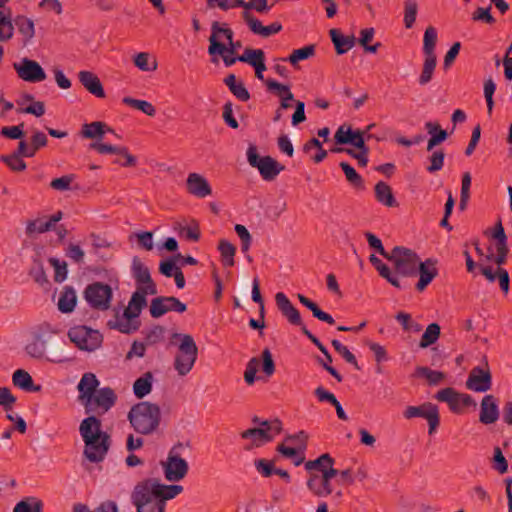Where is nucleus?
<instances>
[{
    "mask_svg": "<svg viewBox=\"0 0 512 512\" xmlns=\"http://www.w3.org/2000/svg\"><path fill=\"white\" fill-rule=\"evenodd\" d=\"M231 38H233V32L231 29L218 21L213 22L211 25V35L209 37V54L214 56L217 53L222 52L224 50V46L231 40Z\"/></svg>",
    "mask_w": 512,
    "mask_h": 512,
    "instance_id": "nucleus-14",
    "label": "nucleus"
},
{
    "mask_svg": "<svg viewBox=\"0 0 512 512\" xmlns=\"http://www.w3.org/2000/svg\"><path fill=\"white\" fill-rule=\"evenodd\" d=\"M386 258L394 264L398 273L402 275L413 273L415 254L412 250L398 246L388 253Z\"/></svg>",
    "mask_w": 512,
    "mask_h": 512,
    "instance_id": "nucleus-13",
    "label": "nucleus"
},
{
    "mask_svg": "<svg viewBox=\"0 0 512 512\" xmlns=\"http://www.w3.org/2000/svg\"><path fill=\"white\" fill-rule=\"evenodd\" d=\"M284 445H287V446L309 445L308 435L303 431L298 432L297 434L291 435L285 440L284 444L279 446L278 448H284Z\"/></svg>",
    "mask_w": 512,
    "mask_h": 512,
    "instance_id": "nucleus-53",
    "label": "nucleus"
},
{
    "mask_svg": "<svg viewBox=\"0 0 512 512\" xmlns=\"http://www.w3.org/2000/svg\"><path fill=\"white\" fill-rule=\"evenodd\" d=\"M218 250L225 265L233 266L235 264L236 247L232 243L222 239L219 241Z\"/></svg>",
    "mask_w": 512,
    "mask_h": 512,
    "instance_id": "nucleus-39",
    "label": "nucleus"
},
{
    "mask_svg": "<svg viewBox=\"0 0 512 512\" xmlns=\"http://www.w3.org/2000/svg\"><path fill=\"white\" fill-rule=\"evenodd\" d=\"M266 85L270 91L275 92L277 96L280 98V108L287 109L290 107L289 101H292L294 99V96L288 85L281 84L274 80H267Z\"/></svg>",
    "mask_w": 512,
    "mask_h": 512,
    "instance_id": "nucleus-32",
    "label": "nucleus"
},
{
    "mask_svg": "<svg viewBox=\"0 0 512 512\" xmlns=\"http://www.w3.org/2000/svg\"><path fill=\"white\" fill-rule=\"evenodd\" d=\"M73 182L72 175H65L56 179H53L50 182V186L52 189L57 191H69L71 189V184Z\"/></svg>",
    "mask_w": 512,
    "mask_h": 512,
    "instance_id": "nucleus-52",
    "label": "nucleus"
},
{
    "mask_svg": "<svg viewBox=\"0 0 512 512\" xmlns=\"http://www.w3.org/2000/svg\"><path fill=\"white\" fill-rule=\"evenodd\" d=\"M135 236L137 238L138 244L142 248H144L147 251H150L153 249L154 242H153V233L152 232L143 231V232L136 233Z\"/></svg>",
    "mask_w": 512,
    "mask_h": 512,
    "instance_id": "nucleus-63",
    "label": "nucleus"
},
{
    "mask_svg": "<svg viewBox=\"0 0 512 512\" xmlns=\"http://www.w3.org/2000/svg\"><path fill=\"white\" fill-rule=\"evenodd\" d=\"M444 157L445 155L442 150L433 151L432 155L429 157L430 165L427 167V170L430 173L439 171L443 166Z\"/></svg>",
    "mask_w": 512,
    "mask_h": 512,
    "instance_id": "nucleus-55",
    "label": "nucleus"
},
{
    "mask_svg": "<svg viewBox=\"0 0 512 512\" xmlns=\"http://www.w3.org/2000/svg\"><path fill=\"white\" fill-rule=\"evenodd\" d=\"M2 160L9 165V167L14 171H23L26 168V164L23 160H21L18 154H12L9 156H3Z\"/></svg>",
    "mask_w": 512,
    "mask_h": 512,
    "instance_id": "nucleus-60",
    "label": "nucleus"
},
{
    "mask_svg": "<svg viewBox=\"0 0 512 512\" xmlns=\"http://www.w3.org/2000/svg\"><path fill=\"white\" fill-rule=\"evenodd\" d=\"M112 288L108 284L94 282L84 290V298L88 304L97 310H108L112 300Z\"/></svg>",
    "mask_w": 512,
    "mask_h": 512,
    "instance_id": "nucleus-10",
    "label": "nucleus"
},
{
    "mask_svg": "<svg viewBox=\"0 0 512 512\" xmlns=\"http://www.w3.org/2000/svg\"><path fill=\"white\" fill-rule=\"evenodd\" d=\"M418 377L425 379L429 385H438L444 380L445 375L427 367H418Z\"/></svg>",
    "mask_w": 512,
    "mask_h": 512,
    "instance_id": "nucleus-46",
    "label": "nucleus"
},
{
    "mask_svg": "<svg viewBox=\"0 0 512 512\" xmlns=\"http://www.w3.org/2000/svg\"><path fill=\"white\" fill-rule=\"evenodd\" d=\"M16 402V397L7 387H0V406L5 409H11Z\"/></svg>",
    "mask_w": 512,
    "mask_h": 512,
    "instance_id": "nucleus-61",
    "label": "nucleus"
},
{
    "mask_svg": "<svg viewBox=\"0 0 512 512\" xmlns=\"http://www.w3.org/2000/svg\"><path fill=\"white\" fill-rule=\"evenodd\" d=\"M440 336V326L437 323H431L421 336L418 346L427 348L436 343Z\"/></svg>",
    "mask_w": 512,
    "mask_h": 512,
    "instance_id": "nucleus-38",
    "label": "nucleus"
},
{
    "mask_svg": "<svg viewBox=\"0 0 512 512\" xmlns=\"http://www.w3.org/2000/svg\"><path fill=\"white\" fill-rule=\"evenodd\" d=\"M259 360L257 358H252L246 367L244 373V379L248 384H253L255 381V375L259 368Z\"/></svg>",
    "mask_w": 512,
    "mask_h": 512,
    "instance_id": "nucleus-62",
    "label": "nucleus"
},
{
    "mask_svg": "<svg viewBox=\"0 0 512 512\" xmlns=\"http://www.w3.org/2000/svg\"><path fill=\"white\" fill-rule=\"evenodd\" d=\"M418 417L427 420L430 434H432L439 425V413L437 406L434 404L425 403L418 406Z\"/></svg>",
    "mask_w": 512,
    "mask_h": 512,
    "instance_id": "nucleus-31",
    "label": "nucleus"
},
{
    "mask_svg": "<svg viewBox=\"0 0 512 512\" xmlns=\"http://www.w3.org/2000/svg\"><path fill=\"white\" fill-rule=\"evenodd\" d=\"M154 376L151 372L144 373L133 384L134 395L142 399L152 391Z\"/></svg>",
    "mask_w": 512,
    "mask_h": 512,
    "instance_id": "nucleus-33",
    "label": "nucleus"
},
{
    "mask_svg": "<svg viewBox=\"0 0 512 512\" xmlns=\"http://www.w3.org/2000/svg\"><path fill=\"white\" fill-rule=\"evenodd\" d=\"M336 475H312L307 481L309 490L318 497H327L333 492L331 479Z\"/></svg>",
    "mask_w": 512,
    "mask_h": 512,
    "instance_id": "nucleus-22",
    "label": "nucleus"
},
{
    "mask_svg": "<svg viewBox=\"0 0 512 512\" xmlns=\"http://www.w3.org/2000/svg\"><path fill=\"white\" fill-rule=\"evenodd\" d=\"M244 19L248 23L250 29L263 37H268L271 34L277 33L281 30L282 26L278 23H273L269 26H263L262 23L253 18L249 12H244Z\"/></svg>",
    "mask_w": 512,
    "mask_h": 512,
    "instance_id": "nucleus-30",
    "label": "nucleus"
},
{
    "mask_svg": "<svg viewBox=\"0 0 512 512\" xmlns=\"http://www.w3.org/2000/svg\"><path fill=\"white\" fill-rule=\"evenodd\" d=\"M73 512H118V506L115 501L107 500L101 503L96 509L90 510L86 505L76 504Z\"/></svg>",
    "mask_w": 512,
    "mask_h": 512,
    "instance_id": "nucleus-43",
    "label": "nucleus"
},
{
    "mask_svg": "<svg viewBox=\"0 0 512 512\" xmlns=\"http://www.w3.org/2000/svg\"><path fill=\"white\" fill-rule=\"evenodd\" d=\"M186 305L175 297H158L151 301L150 313L153 317H160L169 311L183 313Z\"/></svg>",
    "mask_w": 512,
    "mask_h": 512,
    "instance_id": "nucleus-19",
    "label": "nucleus"
},
{
    "mask_svg": "<svg viewBox=\"0 0 512 512\" xmlns=\"http://www.w3.org/2000/svg\"><path fill=\"white\" fill-rule=\"evenodd\" d=\"M12 383L23 390H40V386H34L31 375L23 369H18L12 374Z\"/></svg>",
    "mask_w": 512,
    "mask_h": 512,
    "instance_id": "nucleus-37",
    "label": "nucleus"
},
{
    "mask_svg": "<svg viewBox=\"0 0 512 512\" xmlns=\"http://www.w3.org/2000/svg\"><path fill=\"white\" fill-rule=\"evenodd\" d=\"M376 198L379 202L383 203L388 207H392L395 204V199L392 194L391 188L384 182H379L375 186Z\"/></svg>",
    "mask_w": 512,
    "mask_h": 512,
    "instance_id": "nucleus-40",
    "label": "nucleus"
},
{
    "mask_svg": "<svg viewBox=\"0 0 512 512\" xmlns=\"http://www.w3.org/2000/svg\"><path fill=\"white\" fill-rule=\"evenodd\" d=\"M330 36L338 54H343L354 46L353 36H343L336 29L330 30Z\"/></svg>",
    "mask_w": 512,
    "mask_h": 512,
    "instance_id": "nucleus-36",
    "label": "nucleus"
},
{
    "mask_svg": "<svg viewBox=\"0 0 512 512\" xmlns=\"http://www.w3.org/2000/svg\"><path fill=\"white\" fill-rule=\"evenodd\" d=\"M128 419L136 431L150 434L159 426L161 410L156 403L139 402L131 408Z\"/></svg>",
    "mask_w": 512,
    "mask_h": 512,
    "instance_id": "nucleus-3",
    "label": "nucleus"
},
{
    "mask_svg": "<svg viewBox=\"0 0 512 512\" xmlns=\"http://www.w3.org/2000/svg\"><path fill=\"white\" fill-rule=\"evenodd\" d=\"M467 387L476 392H486L491 387V374L488 370L475 367L467 379Z\"/></svg>",
    "mask_w": 512,
    "mask_h": 512,
    "instance_id": "nucleus-20",
    "label": "nucleus"
},
{
    "mask_svg": "<svg viewBox=\"0 0 512 512\" xmlns=\"http://www.w3.org/2000/svg\"><path fill=\"white\" fill-rule=\"evenodd\" d=\"M48 323L39 325L33 332L32 339L26 344V353L34 359H43L46 352V340L44 333L50 330Z\"/></svg>",
    "mask_w": 512,
    "mask_h": 512,
    "instance_id": "nucleus-17",
    "label": "nucleus"
},
{
    "mask_svg": "<svg viewBox=\"0 0 512 512\" xmlns=\"http://www.w3.org/2000/svg\"><path fill=\"white\" fill-rule=\"evenodd\" d=\"M248 163L256 168L263 179L273 180L284 167L270 156H260L253 145L247 150Z\"/></svg>",
    "mask_w": 512,
    "mask_h": 512,
    "instance_id": "nucleus-9",
    "label": "nucleus"
},
{
    "mask_svg": "<svg viewBox=\"0 0 512 512\" xmlns=\"http://www.w3.org/2000/svg\"><path fill=\"white\" fill-rule=\"evenodd\" d=\"M499 418V408L492 395H486L480 405V421L483 424L495 423Z\"/></svg>",
    "mask_w": 512,
    "mask_h": 512,
    "instance_id": "nucleus-26",
    "label": "nucleus"
},
{
    "mask_svg": "<svg viewBox=\"0 0 512 512\" xmlns=\"http://www.w3.org/2000/svg\"><path fill=\"white\" fill-rule=\"evenodd\" d=\"M238 61L246 62L252 67L260 65L265 60L264 52L261 49H245L243 54L237 57Z\"/></svg>",
    "mask_w": 512,
    "mask_h": 512,
    "instance_id": "nucleus-41",
    "label": "nucleus"
},
{
    "mask_svg": "<svg viewBox=\"0 0 512 512\" xmlns=\"http://www.w3.org/2000/svg\"><path fill=\"white\" fill-rule=\"evenodd\" d=\"M314 54V47L313 46H306L304 48H301V49H297L295 50L290 56H289V61L291 64L295 65L297 64L300 60H304V59H307L309 58L310 56H312Z\"/></svg>",
    "mask_w": 512,
    "mask_h": 512,
    "instance_id": "nucleus-56",
    "label": "nucleus"
},
{
    "mask_svg": "<svg viewBox=\"0 0 512 512\" xmlns=\"http://www.w3.org/2000/svg\"><path fill=\"white\" fill-rule=\"evenodd\" d=\"M235 232L237 233L238 237L241 240V250L242 252H247L250 249L251 243H252V236L248 229L242 225V224H236Z\"/></svg>",
    "mask_w": 512,
    "mask_h": 512,
    "instance_id": "nucleus-48",
    "label": "nucleus"
},
{
    "mask_svg": "<svg viewBox=\"0 0 512 512\" xmlns=\"http://www.w3.org/2000/svg\"><path fill=\"white\" fill-rule=\"evenodd\" d=\"M14 34L12 13L9 9L0 10V41H8Z\"/></svg>",
    "mask_w": 512,
    "mask_h": 512,
    "instance_id": "nucleus-35",
    "label": "nucleus"
},
{
    "mask_svg": "<svg viewBox=\"0 0 512 512\" xmlns=\"http://www.w3.org/2000/svg\"><path fill=\"white\" fill-rule=\"evenodd\" d=\"M116 396L110 388H103L96 391L92 397V410H99L101 413L107 412L114 404Z\"/></svg>",
    "mask_w": 512,
    "mask_h": 512,
    "instance_id": "nucleus-27",
    "label": "nucleus"
},
{
    "mask_svg": "<svg viewBox=\"0 0 512 512\" xmlns=\"http://www.w3.org/2000/svg\"><path fill=\"white\" fill-rule=\"evenodd\" d=\"M276 303L281 310V312L287 317V319L295 325L301 324V317L299 312L292 305L290 300L286 297V295L282 292H279L275 295Z\"/></svg>",
    "mask_w": 512,
    "mask_h": 512,
    "instance_id": "nucleus-29",
    "label": "nucleus"
},
{
    "mask_svg": "<svg viewBox=\"0 0 512 512\" xmlns=\"http://www.w3.org/2000/svg\"><path fill=\"white\" fill-rule=\"evenodd\" d=\"M172 343L177 345L178 351L174 360V367L178 375L186 376L194 367L198 355L197 345L189 334L174 333Z\"/></svg>",
    "mask_w": 512,
    "mask_h": 512,
    "instance_id": "nucleus-4",
    "label": "nucleus"
},
{
    "mask_svg": "<svg viewBox=\"0 0 512 512\" xmlns=\"http://www.w3.org/2000/svg\"><path fill=\"white\" fill-rule=\"evenodd\" d=\"M225 83L228 85V87L236 97H238L242 101H247L249 99L250 96L247 89L241 82H238L236 80V77L234 75H229L225 79Z\"/></svg>",
    "mask_w": 512,
    "mask_h": 512,
    "instance_id": "nucleus-42",
    "label": "nucleus"
},
{
    "mask_svg": "<svg viewBox=\"0 0 512 512\" xmlns=\"http://www.w3.org/2000/svg\"><path fill=\"white\" fill-rule=\"evenodd\" d=\"M334 138L338 144H351L356 148H364L365 140L363 132L353 130L351 127H339Z\"/></svg>",
    "mask_w": 512,
    "mask_h": 512,
    "instance_id": "nucleus-23",
    "label": "nucleus"
},
{
    "mask_svg": "<svg viewBox=\"0 0 512 512\" xmlns=\"http://www.w3.org/2000/svg\"><path fill=\"white\" fill-rule=\"evenodd\" d=\"M132 272L136 279L137 289L132 294L128 305L121 312L114 310V316L107 323L110 329L117 330L123 334H131L139 329L138 317L142 309L147 305V295L157 293L156 285L151 279L149 269L138 259L132 262Z\"/></svg>",
    "mask_w": 512,
    "mask_h": 512,
    "instance_id": "nucleus-1",
    "label": "nucleus"
},
{
    "mask_svg": "<svg viewBox=\"0 0 512 512\" xmlns=\"http://www.w3.org/2000/svg\"><path fill=\"white\" fill-rule=\"evenodd\" d=\"M90 148L96 150L100 154H117L121 147L113 146L101 141H96L90 144Z\"/></svg>",
    "mask_w": 512,
    "mask_h": 512,
    "instance_id": "nucleus-58",
    "label": "nucleus"
},
{
    "mask_svg": "<svg viewBox=\"0 0 512 512\" xmlns=\"http://www.w3.org/2000/svg\"><path fill=\"white\" fill-rule=\"evenodd\" d=\"M78 79L90 94L97 98H104L106 96L101 80L95 73L87 70L80 71Z\"/></svg>",
    "mask_w": 512,
    "mask_h": 512,
    "instance_id": "nucleus-24",
    "label": "nucleus"
},
{
    "mask_svg": "<svg viewBox=\"0 0 512 512\" xmlns=\"http://www.w3.org/2000/svg\"><path fill=\"white\" fill-rule=\"evenodd\" d=\"M107 130L110 129L105 123L95 121L82 125L81 135L87 139H101Z\"/></svg>",
    "mask_w": 512,
    "mask_h": 512,
    "instance_id": "nucleus-34",
    "label": "nucleus"
},
{
    "mask_svg": "<svg viewBox=\"0 0 512 512\" xmlns=\"http://www.w3.org/2000/svg\"><path fill=\"white\" fill-rule=\"evenodd\" d=\"M134 64L141 71H155L158 67L157 61L150 62V55L146 52H140L134 56Z\"/></svg>",
    "mask_w": 512,
    "mask_h": 512,
    "instance_id": "nucleus-44",
    "label": "nucleus"
},
{
    "mask_svg": "<svg viewBox=\"0 0 512 512\" xmlns=\"http://www.w3.org/2000/svg\"><path fill=\"white\" fill-rule=\"evenodd\" d=\"M496 255H494L489 248V254L486 256L488 261H494L498 267H501L506 263V258L508 254L507 243H496L495 244Z\"/></svg>",
    "mask_w": 512,
    "mask_h": 512,
    "instance_id": "nucleus-45",
    "label": "nucleus"
},
{
    "mask_svg": "<svg viewBox=\"0 0 512 512\" xmlns=\"http://www.w3.org/2000/svg\"><path fill=\"white\" fill-rule=\"evenodd\" d=\"M99 381L93 373H85L78 383L79 401L88 412L92 410V397L95 395Z\"/></svg>",
    "mask_w": 512,
    "mask_h": 512,
    "instance_id": "nucleus-15",
    "label": "nucleus"
},
{
    "mask_svg": "<svg viewBox=\"0 0 512 512\" xmlns=\"http://www.w3.org/2000/svg\"><path fill=\"white\" fill-rule=\"evenodd\" d=\"M68 338L75 346L84 352H93L102 345V335L98 330L79 325L69 329Z\"/></svg>",
    "mask_w": 512,
    "mask_h": 512,
    "instance_id": "nucleus-6",
    "label": "nucleus"
},
{
    "mask_svg": "<svg viewBox=\"0 0 512 512\" xmlns=\"http://www.w3.org/2000/svg\"><path fill=\"white\" fill-rule=\"evenodd\" d=\"M437 275L438 268L435 259L418 262V292L425 290Z\"/></svg>",
    "mask_w": 512,
    "mask_h": 512,
    "instance_id": "nucleus-21",
    "label": "nucleus"
},
{
    "mask_svg": "<svg viewBox=\"0 0 512 512\" xmlns=\"http://www.w3.org/2000/svg\"><path fill=\"white\" fill-rule=\"evenodd\" d=\"M164 477L169 482H178L188 473V463L177 454L169 453L166 459L160 461Z\"/></svg>",
    "mask_w": 512,
    "mask_h": 512,
    "instance_id": "nucleus-11",
    "label": "nucleus"
},
{
    "mask_svg": "<svg viewBox=\"0 0 512 512\" xmlns=\"http://www.w3.org/2000/svg\"><path fill=\"white\" fill-rule=\"evenodd\" d=\"M80 433L86 446L91 448H108L111 441L107 433L101 431L100 421L94 416L88 417L80 425Z\"/></svg>",
    "mask_w": 512,
    "mask_h": 512,
    "instance_id": "nucleus-8",
    "label": "nucleus"
},
{
    "mask_svg": "<svg viewBox=\"0 0 512 512\" xmlns=\"http://www.w3.org/2000/svg\"><path fill=\"white\" fill-rule=\"evenodd\" d=\"M253 423L256 425L255 427L241 434L242 438L248 440L249 444L252 446H264L269 444L280 431V427L275 421H262L258 418H254Z\"/></svg>",
    "mask_w": 512,
    "mask_h": 512,
    "instance_id": "nucleus-7",
    "label": "nucleus"
},
{
    "mask_svg": "<svg viewBox=\"0 0 512 512\" xmlns=\"http://www.w3.org/2000/svg\"><path fill=\"white\" fill-rule=\"evenodd\" d=\"M437 41V30L432 26L428 27L423 35V65L421 74L418 78V83L421 85L428 84L433 77V73L437 65V55L435 53Z\"/></svg>",
    "mask_w": 512,
    "mask_h": 512,
    "instance_id": "nucleus-5",
    "label": "nucleus"
},
{
    "mask_svg": "<svg viewBox=\"0 0 512 512\" xmlns=\"http://www.w3.org/2000/svg\"><path fill=\"white\" fill-rule=\"evenodd\" d=\"M209 7H218L222 10H228L240 5H244L243 0H206Z\"/></svg>",
    "mask_w": 512,
    "mask_h": 512,
    "instance_id": "nucleus-57",
    "label": "nucleus"
},
{
    "mask_svg": "<svg viewBox=\"0 0 512 512\" xmlns=\"http://www.w3.org/2000/svg\"><path fill=\"white\" fill-rule=\"evenodd\" d=\"M303 305L306 306L309 310H311V312L313 313V315L318 318L319 320L321 321H325L329 324H333L334 323V319L327 313L321 311L318 306L312 302L311 300H309L308 298H306L305 301H303Z\"/></svg>",
    "mask_w": 512,
    "mask_h": 512,
    "instance_id": "nucleus-51",
    "label": "nucleus"
},
{
    "mask_svg": "<svg viewBox=\"0 0 512 512\" xmlns=\"http://www.w3.org/2000/svg\"><path fill=\"white\" fill-rule=\"evenodd\" d=\"M78 303L76 290L71 286H65L59 293L57 300V309L62 314H71L74 312Z\"/></svg>",
    "mask_w": 512,
    "mask_h": 512,
    "instance_id": "nucleus-25",
    "label": "nucleus"
},
{
    "mask_svg": "<svg viewBox=\"0 0 512 512\" xmlns=\"http://www.w3.org/2000/svg\"><path fill=\"white\" fill-rule=\"evenodd\" d=\"M18 77L26 82H42L46 79V73L41 65L29 58H22L13 64Z\"/></svg>",
    "mask_w": 512,
    "mask_h": 512,
    "instance_id": "nucleus-12",
    "label": "nucleus"
},
{
    "mask_svg": "<svg viewBox=\"0 0 512 512\" xmlns=\"http://www.w3.org/2000/svg\"><path fill=\"white\" fill-rule=\"evenodd\" d=\"M437 399L448 403L454 412H460L464 407L476 405L470 395L458 393L452 388L440 390L437 393Z\"/></svg>",
    "mask_w": 512,
    "mask_h": 512,
    "instance_id": "nucleus-18",
    "label": "nucleus"
},
{
    "mask_svg": "<svg viewBox=\"0 0 512 512\" xmlns=\"http://www.w3.org/2000/svg\"><path fill=\"white\" fill-rule=\"evenodd\" d=\"M41 508L42 502L39 500H34L33 503L23 500L16 504L13 512H41Z\"/></svg>",
    "mask_w": 512,
    "mask_h": 512,
    "instance_id": "nucleus-54",
    "label": "nucleus"
},
{
    "mask_svg": "<svg viewBox=\"0 0 512 512\" xmlns=\"http://www.w3.org/2000/svg\"><path fill=\"white\" fill-rule=\"evenodd\" d=\"M333 466L334 460L327 453L322 454L315 460H310L305 463V468L307 470H318L321 472L320 475H337L338 471Z\"/></svg>",
    "mask_w": 512,
    "mask_h": 512,
    "instance_id": "nucleus-28",
    "label": "nucleus"
},
{
    "mask_svg": "<svg viewBox=\"0 0 512 512\" xmlns=\"http://www.w3.org/2000/svg\"><path fill=\"white\" fill-rule=\"evenodd\" d=\"M257 471L264 477L273 475L275 467L272 461L266 459H259L255 461Z\"/></svg>",
    "mask_w": 512,
    "mask_h": 512,
    "instance_id": "nucleus-59",
    "label": "nucleus"
},
{
    "mask_svg": "<svg viewBox=\"0 0 512 512\" xmlns=\"http://www.w3.org/2000/svg\"><path fill=\"white\" fill-rule=\"evenodd\" d=\"M49 263L53 266L55 270L54 279L56 282H63L67 278V264L66 262H61L57 258H50Z\"/></svg>",
    "mask_w": 512,
    "mask_h": 512,
    "instance_id": "nucleus-50",
    "label": "nucleus"
},
{
    "mask_svg": "<svg viewBox=\"0 0 512 512\" xmlns=\"http://www.w3.org/2000/svg\"><path fill=\"white\" fill-rule=\"evenodd\" d=\"M185 186L188 194L196 198H207L212 195L209 181L200 173L191 172L187 175Z\"/></svg>",
    "mask_w": 512,
    "mask_h": 512,
    "instance_id": "nucleus-16",
    "label": "nucleus"
},
{
    "mask_svg": "<svg viewBox=\"0 0 512 512\" xmlns=\"http://www.w3.org/2000/svg\"><path fill=\"white\" fill-rule=\"evenodd\" d=\"M183 489L182 485L164 484L156 478H145L134 485L130 499L136 512H164L166 502L181 494Z\"/></svg>",
    "mask_w": 512,
    "mask_h": 512,
    "instance_id": "nucleus-2",
    "label": "nucleus"
},
{
    "mask_svg": "<svg viewBox=\"0 0 512 512\" xmlns=\"http://www.w3.org/2000/svg\"><path fill=\"white\" fill-rule=\"evenodd\" d=\"M491 462L492 468L499 474H504L508 471V461L501 450H495Z\"/></svg>",
    "mask_w": 512,
    "mask_h": 512,
    "instance_id": "nucleus-49",
    "label": "nucleus"
},
{
    "mask_svg": "<svg viewBox=\"0 0 512 512\" xmlns=\"http://www.w3.org/2000/svg\"><path fill=\"white\" fill-rule=\"evenodd\" d=\"M46 233L44 228V218H35L26 222L25 234L28 237H33L39 234Z\"/></svg>",
    "mask_w": 512,
    "mask_h": 512,
    "instance_id": "nucleus-47",
    "label": "nucleus"
},
{
    "mask_svg": "<svg viewBox=\"0 0 512 512\" xmlns=\"http://www.w3.org/2000/svg\"><path fill=\"white\" fill-rule=\"evenodd\" d=\"M67 255L74 262L82 263L84 260L85 252L79 245L71 243L67 248Z\"/></svg>",
    "mask_w": 512,
    "mask_h": 512,
    "instance_id": "nucleus-64",
    "label": "nucleus"
}]
</instances>
